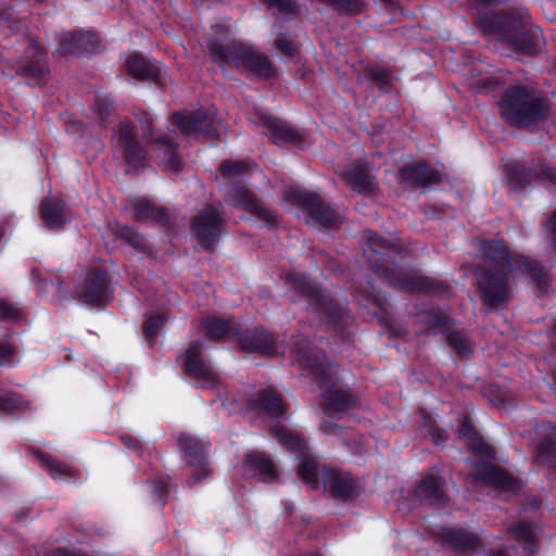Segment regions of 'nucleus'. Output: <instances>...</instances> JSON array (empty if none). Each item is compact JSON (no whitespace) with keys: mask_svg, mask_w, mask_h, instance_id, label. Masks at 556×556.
<instances>
[{"mask_svg":"<svg viewBox=\"0 0 556 556\" xmlns=\"http://www.w3.org/2000/svg\"><path fill=\"white\" fill-rule=\"evenodd\" d=\"M364 255L370 269L391 288L407 293L430 296L443 295L451 290L446 281L419 273H405L396 263L403 252L401 244L387 239L374 230L364 232Z\"/></svg>","mask_w":556,"mask_h":556,"instance_id":"obj_1","label":"nucleus"},{"mask_svg":"<svg viewBox=\"0 0 556 556\" xmlns=\"http://www.w3.org/2000/svg\"><path fill=\"white\" fill-rule=\"evenodd\" d=\"M509 0H476V24L484 33L495 35L514 51L527 56L539 53L542 30L531 22L526 8H509L502 11L491 9L506 4Z\"/></svg>","mask_w":556,"mask_h":556,"instance_id":"obj_2","label":"nucleus"},{"mask_svg":"<svg viewBox=\"0 0 556 556\" xmlns=\"http://www.w3.org/2000/svg\"><path fill=\"white\" fill-rule=\"evenodd\" d=\"M287 282L299 296L306 301L308 307L317 314L329 332L337 336L342 342L350 340L353 330L349 312L328 290L302 273L288 274Z\"/></svg>","mask_w":556,"mask_h":556,"instance_id":"obj_3","label":"nucleus"},{"mask_svg":"<svg viewBox=\"0 0 556 556\" xmlns=\"http://www.w3.org/2000/svg\"><path fill=\"white\" fill-rule=\"evenodd\" d=\"M294 354L300 367L320 390H324L323 397L327 414L344 412L354 404L355 399L351 393L336 388L330 364L323 350L308 340L301 339L294 343Z\"/></svg>","mask_w":556,"mask_h":556,"instance_id":"obj_4","label":"nucleus"},{"mask_svg":"<svg viewBox=\"0 0 556 556\" xmlns=\"http://www.w3.org/2000/svg\"><path fill=\"white\" fill-rule=\"evenodd\" d=\"M207 50L212 62L219 66L224 75L227 74L228 68L233 67L248 77L261 80L277 76V70L269 58L241 40L222 42L211 38Z\"/></svg>","mask_w":556,"mask_h":556,"instance_id":"obj_5","label":"nucleus"},{"mask_svg":"<svg viewBox=\"0 0 556 556\" xmlns=\"http://www.w3.org/2000/svg\"><path fill=\"white\" fill-rule=\"evenodd\" d=\"M501 116L510 126L528 128L547 118L548 101L525 85L506 88L498 101Z\"/></svg>","mask_w":556,"mask_h":556,"instance_id":"obj_6","label":"nucleus"},{"mask_svg":"<svg viewBox=\"0 0 556 556\" xmlns=\"http://www.w3.org/2000/svg\"><path fill=\"white\" fill-rule=\"evenodd\" d=\"M504 174L513 193L531 191L534 184L542 185L549 191L556 189V170L543 161L529 166L523 161L513 160L504 165Z\"/></svg>","mask_w":556,"mask_h":556,"instance_id":"obj_7","label":"nucleus"},{"mask_svg":"<svg viewBox=\"0 0 556 556\" xmlns=\"http://www.w3.org/2000/svg\"><path fill=\"white\" fill-rule=\"evenodd\" d=\"M283 199L294 206L302 207L318 227L338 229L341 226L340 214L316 192L291 186L283 192Z\"/></svg>","mask_w":556,"mask_h":556,"instance_id":"obj_8","label":"nucleus"},{"mask_svg":"<svg viewBox=\"0 0 556 556\" xmlns=\"http://www.w3.org/2000/svg\"><path fill=\"white\" fill-rule=\"evenodd\" d=\"M473 277L483 305L490 308H500L509 301L513 290L509 282L511 276L508 270L476 267Z\"/></svg>","mask_w":556,"mask_h":556,"instance_id":"obj_9","label":"nucleus"},{"mask_svg":"<svg viewBox=\"0 0 556 556\" xmlns=\"http://www.w3.org/2000/svg\"><path fill=\"white\" fill-rule=\"evenodd\" d=\"M76 299L87 305L103 307L114 296L112 277L108 268L91 266L75 291Z\"/></svg>","mask_w":556,"mask_h":556,"instance_id":"obj_10","label":"nucleus"},{"mask_svg":"<svg viewBox=\"0 0 556 556\" xmlns=\"http://www.w3.org/2000/svg\"><path fill=\"white\" fill-rule=\"evenodd\" d=\"M203 350L204 343L201 340H194L178 355L177 362L181 364L182 372L201 382L203 389H215L218 383V374L211 362L204 357Z\"/></svg>","mask_w":556,"mask_h":556,"instance_id":"obj_11","label":"nucleus"},{"mask_svg":"<svg viewBox=\"0 0 556 556\" xmlns=\"http://www.w3.org/2000/svg\"><path fill=\"white\" fill-rule=\"evenodd\" d=\"M24 40L26 46L16 61V75L24 77L29 86H43L50 72L47 52L35 39Z\"/></svg>","mask_w":556,"mask_h":556,"instance_id":"obj_12","label":"nucleus"},{"mask_svg":"<svg viewBox=\"0 0 556 556\" xmlns=\"http://www.w3.org/2000/svg\"><path fill=\"white\" fill-rule=\"evenodd\" d=\"M224 222L220 214L212 206L206 205L191 219L190 230L201 248L214 253L223 233Z\"/></svg>","mask_w":556,"mask_h":556,"instance_id":"obj_13","label":"nucleus"},{"mask_svg":"<svg viewBox=\"0 0 556 556\" xmlns=\"http://www.w3.org/2000/svg\"><path fill=\"white\" fill-rule=\"evenodd\" d=\"M510 269L511 278H525L528 285L535 289V295L539 299L547 295L553 281L552 268L523 253H518Z\"/></svg>","mask_w":556,"mask_h":556,"instance_id":"obj_14","label":"nucleus"},{"mask_svg":"<svg viewBox=\"0 0 556 556\" xmlns=\"http://www.w3.org/2000/svg\"><path fill=\"white\" fill-rule=\"evenodd\" d=\"M116 147L125 163L132 169L147 166L148 151L138 137V128L128 121H121L117 127Z\"/></svg>","mask_w":556,"mask_h":556,"instance_id":"obj_15","label":"nucleus"},{"mask_svg":"<svg viewBox=\"0 0 556 556\" xmlns=\"http://www.w3.org/2000/svg\"><path fill=\"white\" fill-rule=\"evenodd\" d=\"M170 122L173 126L187 136L206 139L218 137V131L214 127V116L204 108L175 112Z\"/></svg>","mask_w":556,"mask_h":556,"instance_id":"obj_16","label":"nucleus"},{"mask_svg":"<svg viewBox=\"0 0 556 556\" xmlns=\"http://www.w3.org/2000/svg\"><path fill=\"white\" fill-rule=\"evenodd\" d=\"M55 40L56 52L61 56H85L99 50V38L91 30L61 31L55 36Z\"/></svg>","mask_w":556,"mask_h":556,"instance_id":"obj_17","label":"nucleus"},{"mask_svg":"<svg viewBox=\"0 0 556 556\" xmlns=\"http://www.w3.org/2000/svg\"><path fill=\"white\" fill-rule=\"evenodd\" d=\"M236 343L238 348L248 353H257L270 356L277 352L276 338L273 332L263 326L236 329Z\"/></svg>","mask_w":556,"mask_h":556,"instance_id":"obj_18","label":"nucleus"},{"mask_svg":"<svg viewBox=\"0 0 556 556\" xmlns=\"http://www.w3.org/2000/svg\"><path fill=\"white\" fill-rule=\"evenodd\" d=\"M177 443L185 457L188 458V465L198 469V472L192 477L193 482H201L210 473L207 463L210 443H204L188 433H179Z\"/></svg>","mask_w":556,"mask_h":556,"instance_id":"obj_19","label":"nucleus"},{"mask_svg":"<svg viewBox=\"0 0 556 556\" xmlns=\"http://www.w3.org/2000/svg\"><path fill=\"white\" fill-rule=\"evenodd\" d=\"M141 124L143 137L148 141L155 143V149L162 152L167 167L174 172H179L182 168V161L178 154V143L168 135L156 136L154 134L152 117L148 112H144L139 118Z\"/></svg>","mask_w":556,"mask_h":556,"instance_id":"obj_20","label":"nucleus"},{"mask_svg":"<svg viewBox=\"0 0 556 556\" xmlns=\"http://www.w3.org/2000/svg\"><path fill=\"white\" fill-rule=\"evenodd\" d=\"M444 485L445 480L440 475L428 473L416 483L414 496L422 506L443 508L448 502Z\"/></svg>","mask_w":556,"mask_h":556,"instance_id":"obj_21","label":"nucleus"},{"mask_svg":"<svg viewBox=\"0 0 556 556\" xmlns=\"http://www.w3.org/2000/svg\"><path fill=\"white\" fill-rule=\"evenodd\" d=\"M323 482L325 490L336 500L350 501L357 497V483L349 472L324 467Z\"/></svg>","mask_w":556,"mask_h":556,"instance_id":"obj_22","label":"nucleus"},{"mask_svg":"<svg viewBox=\"0 0 556 556\" xmlns=\"http://www.w3.org/2000/svg\"><path fill=\"white\" fill-rule=\"evenodd\" d=\"M39 216L47 229L60 231L71 222V210L62 198L49 195L40 202Z\"/></svg>","mask_w":556,"mask_h":556,"instance_id":"obj_23","label":"nucleus"},{"mask_svg":"<svg viewBox=\"0 0 556 556\" xmlns=\"http://www.w3.org/2000/svg\"><path fill=\"white\" fill-rule=\"evenodd\" d=\"M261 121L266 130L264 134L269 136L273 144L286 147L288 144L302 143V135L287 121L273 115H263Z\"/></svg>","mask_w":556,"mask_h":556,"instance_id":"obj_24","label":"nucleus"},{"mask_svg":"<svg viewBox=\"0 0 556 556\" xmlns=\"http://www.w3.org/2000/svg\"><path fill=\"white\" fill-rule=\"evenodd\" d=\"M399 178L414 188H426L441 182V175L426 161L405 164L399 169Z\"/></svg>","mask_w":556,"mask_h":556,"instance_id":"obj_25","label":"nucleus"},{"mask_svg":"<svg viewBox=\"0 0 556 556\" xmlns=\"http://www.w3.org/2000/svg\"><path fill=\"white\" fill-rule=\"evenodd\" d=\"M481 253L486 261L483 268H496V270H508V273L518 255V252H511L502 239L484 240L481 244Z\"/></svg>","mask_w":556,"mask_h":556,"instance_id":"obj_26","label":"nucleus"},{"mask_svg":"<svg viewBox=\"0 0 556 556\" xmlns=\"http://www.w3.org/2000/svg\"><path fill=\"white\" fill-rule=\"evenodd\" d=\"M243 467L245 472L258 477L262 482H271L279 476L278 468L270 455L262 451L247 453L243 458Z\"/></svg>","mask_w":556,"mask_h":556,"instance_id":"obj_27","label":"nucleus"},{"mask_svg":"<svg viewBox=\"0 0 556 556\" xmlns=\"http://www.w3.org/2000/svg\"><path fill=\"white\" fill-rule=\"evenodd\" d=\"M536 431L543 437L535 446V458L556 470V426L551 421H542L538 425Z\"/></svg>","mask_w":556,"mask_h":556,"instance_id":"obj_28","label":"nucleus"},{"mask_svg":"<svg viewBox=\"0 0 556 556\" xmlns=\"http://www.w3.org/2000/svg\"><path fill=\"white\" fill-rule=\"evenodd\" d=\"M442 544L451 547L457 555L466 556L482 546L479 535L464 529H444Z\"/></svg>","mask_w":556,"mask_h":556,"instance_id":"obj_29","label":"nucleus"},{"mask_svg":"<svg viewBox=\"0 0 556 556\" xmlns=\"http://www.w3.org/2000/svg\"><path fill=\"white\" fill-rule=\"evenodd\" d=\"M127 73L140 81H152L162 85L163 73L157 63L146 59L140 53L130 54L125 63Z\"/></svg>","mask_w":556,"mask_h":556,"instance_id":"obj_30","label":"nucleus"},{"mask_svg":"<svg viewBox=\"0 0 556 556\" xmlns=\"http://www.w3.org/2000/svg\"><path fill=\"white\" fill-rule=\"evenodd\" d=\"M472 480L502 491L513 490L517 484V479L511 473L492 464H485L473 472Z\"/></svg>","mask_w":556,"mask_h":556,"instance_id":"obj_31","label":"nucleus"},{"mask_svg":"<svg viewBox=\"0 0 556 556\" xmlns=\"http://www.w3.org/2000/svg\"><path fill=\"white\" fill-rule=\"evenodd\" d=\"M199 329L206 341L220 342L226 339L236 338L238 329L231 319H224L216 315H206L201 318Z\"/></svg>","mask_w":556,"mask_h":556,"instance_id":"obj_32","label":"nucleus"},{"mask_svg":"<svg viewBox=\"0 0 556 556\" xmlns=\"http://www.w3.org/2000/svg\"><path fill=\"white\" fill-rule=\"evenodd\" d=\"M30 452L53 480L76 479L79 475L76 468L42 450L33 447Z\"/></svg>","mask_w":556,"mask_h":556,"instance_id":"obj_33","label":"nucleus"},{"mask_svg":"<svg viewBox=\"0 0 556 556\" xmlns=\"http://www.w3.org/2000/svg\"><path fill=\"white\" fill-rule=\"evenodd\" d=\"M248 406L252 410L263 412L275 418H279L286 413L281 396L273 388L258 391L249 399Z\"/></svg>","mask_w":556,"mask_h":556,"instance_id":"obj_34","label":"nucleus"},{"mask_svg":"<svg viewBox=\"0 0 556 556\" xmlns=\"http://www.w3.org/2000/svg\"><path fill=\"white\" fill-rule=\"evenodd\" d=\"M416 324L424 327L429 334L446 333L451 328V318L439 306L417 313Z\"/></svg>","mask_w":556,"mask_h":556,"instance_id":"obj_35","label":"nucleus"},{"mask_svg":"<svg viewBox=\"0 0 556 556\" xmlns=\"http://www.w3.org/2000/svg\"><path fill=\"white\" fill-rule=\"evenodd\" d=\"M111 231L115 240L123 241L130 245L136 252L151 256L153 250L146 237L138 232L135 227L123 226L118 222L111 225Z\"/></svg>","mask_w":556,"mask_h":556,"instance_id":"obj_36","label":"nucleus"},{"mask_svg":"<svg viewBox=\"0 0 556 556\" xmlns=\"http://www.w3.org/2000/svg\"><path fill=\"white\" fill-rule=\"evenodd\" d=\"M341 176L353 191L363 194H371L375 191L374 177L361 164L348 165Z\"/></svg>","mask_w":556,"mask_h":556,"instance_id":"obj_37","label":"nucleus"},{"mask_svg":"<svg viewBox=\"0 0 556 556\" xmlns=\"http://www.w3.org/2000/svg\"><path fill=\"white\" fill-rule=\"evenodd\" d=\"M134 218L138 222L153 220L161 226L170 224V216L165 207L157 206L147 199L134 204Z\"/></svg>","mask_w":556,"mask_h":556,"instance_id":"obj_38","label":"nucleus"},{"mask_svg":"<svg viewBox=\"0 0 556 556\" xmlns=\"http://www.w3.org/2000/svg\"><path fill=\"white\" fill-rule=\"evenodd\" d=\"M274 437L287 451L294 454L296 458H302L307 455L308 445L306 441L285 427L275 429Z\"/></svg>","mask_w":556,"mask_h":556,"instance_id":"obj_39","label":"nucleus"},{"mask_svg":"<svg viewBox=\"0 0 556 556\" xmlns=\"http://www.w3.org/2000/svg\"><path fill=\"white\" fill-rule=\"evenodd\" d=\"M151 488V498L161 509L167 505L169 493L173 488L172 477L166 473H157L147 480Z\"/></svg>","mask_w":556,"mask_h":556,"instance_id":"obj_40","label":"nucleus"},{"mask_svg":"<svg viewBox=\"0 0 556 556\" xmlns=\"http://www.w3.org/2000/svg\"><path fill=\"white\" fill-rule=\"evenodd\" d=\"M357 304L367 311V313L379 319H383L387 315V301L378 294L371 292H357L355 294Z\"/></svg>","mask_w":556,"mask_h":556,"instance_id":"obj_41","label":"nucleus"},{"mask_svg":"<svg viewBox=\"0 0 556 556\" xmlns=\"http://www.w3.org/2000/svg\"><path fill=\"white\" fill-rule=\"evenodd\" d=\"M168 317L165 313L147 314L142 325V334L150 348L156 344L157 336L167 323Z\"/></svg>","mask_w":556,"mask_h":556,"instance_id":"obj_42","label":"nucleus"},{"mask_svg":"<svg viewBox=\"0 0 556 556\" xmlns=\"http://www.w3.org/2000/svg\"><path fill=\"white\" fill-rule=\"evenodd\" d=\"M365 78L369 79L381 92L387 93L392 86V71L378 65H368L364 68Z\"/></svg>","mask_w":556,"mask_h":556,"instance_id":"obj_43","label":"nucleus"},{"mask_svg":"<svg viewBox=\"0 0 556 556\" xmlns=\"http://www.w3.org/2000/svg\"><path fill=\"white\" fill-rule=\"evenodd\" d=\"M511 535L516 541L525 545V549L529 553H533L535 545V534L528 522H518L509 529Z\"/></svg>","mask_w":556,"mask_h":556,"instance_id":"obj_44","label":"nucleus"},{"mask_svg":"<svg viewBox=\"0 0 556 556\" xmlns=\"http://www.w3.org/2000/svg\"><path fill=\"white\" fill-rule=\"evenodd\" d=\"M231 201L233 206L242 208L249 213L258 199L247 187L237 185L232 189Z\"/></svg>","mask_w":556,"mask_h":556,"instance_id":"obj_45","label":"nucleus"},{"mask_svg":"<svg viewBox=\"0 0 556 556\" xmlns=\"http://www.w3.org/2000/svg\"><path fill=\"white\" fill-rule=\"evenodd\" d=\"M115 110L114 101L108 96H97L92 104V111L99 118L101 127H106L112 113Z\"/></svg>","mask_w":556,"mask_h":556,"instance_id":"obj_46","label":"nucleus"},{"mask_svg":"<svg viewBox=\"0 0 556 556\" xmlns=\"http://www.w3.org/2000/svg\"><path fill=\"white\" fill-rule=\"evenodd\" d=\"M446 343L462 358H469L472 352L466 336L460 330L447 331Z\"/></svg>","mask_w":556,"mask_h":556,"instance_id":"obj_47","label":"nucleus"},{"mask_svg":"<svg viewBox=\"0 0 556 556\" xmlns=\"http://www.w3.org/2000/svg\"><path fill=\"white\" fill-rule=\"evenodd\" d=\"M298 475L305 483L309 484L314 490L318 489V466L313 458L306 456L302 457V462L299 465Z\"/></svg>","mask_w":556,"mask_h":556,"instance_id":"obj_48","label":"nucleus"},{"mask_svg":"<svg viewBox=\"0 0 556 556\" xmlns=\"http://www.w3.org/2000/svg\"><path fill=\"white\" fill-rule=\"evenodd\" d=\"M326 5L333 7L339 14L355 16L362 13L364 2L362 0H319Z\"/></svg>","mask_w":556,"mask_h":556,"instance_id":"obj_49","label":"nucleus"},{"mask_svg":"<svg viewBox=\"0 0 556 556\" xmlns=\"http://www.w3.org/2000/svg\"><path fill=\"white\" fill-rule=\"evenodd\" d=\"M249 213L258 218L260 220L266 223L270 227L278 226L277 212L265 207L260 200L255 203L253 207H251V211Z\"/></svg>","mask_w":556,"mask_h":556,"instance_id":"obj_50","label":"nucleus"},{"mask_svg":"<svg viewBox=\"0 0 556 556\" xmlns=\"http://www.w3.org/2000/svg\"><path fill=\"white\" fill-rule=\"evenodd\" d=\"M249 169V164L245 161H230L226 160L219 165V172L223 177L229 178L244 174Z\"/></svg>","mask_w":556,"mask_h":556,"instance_id":"obj_51","label":"nucleus"},{"mask_svg":"<svg viewBox=\"0 0 556 556\" xmlns=\"http://www.w3.org/2000/svg\"><path fill=\"white\" fill-rule=\"evenodd\" d=\"M23 318V312L10 301L0 299V320L14 323Z\"/></svg>","mask_w":556,"mask_h":556,"instance_id":"obj_52","label":"nucleus"},{"mask_svg":"<svg viewBox=\"0 0 556 556\" xmlns=\"http://www.w3.org/2000/svg\"><path fill=\"white\" fill-rule=\"evenodd\" d=\"M24 401L21 395L14 392L0 393V409L3 412H15L23 407Z\"/></svg>","mask_w":556,"mask_h":556,"instance_id":"obj_53","label":"nucleus"},{"mask_svg":"<svg viewBox=\"0 0 556 556\" xmlns=\"http://www.w3.org/2000/svg\"><path fill=\"white\" fill-rule=\"evenodd\" d=\"M542 228L549 248L556 251V211L552 212L547 218L542 222Z\"/></svg>","mask_w":556,"mask_h":556,"instance_id":"obj_54","label":"nucleus"},{"mask_svg":"<svg viewBox=\"0 0 556 556\" xmlns=\"http://www.w3.org/2000/svg\"><path fill=\"white\" fill-rule=\"evenodd\" d=\"M270 9H278L281 14H295L298 11L295 0H263Z\"/></svg>","mask_w":556,"mask_h":556,"instance_id":"obj_55","label":"nucleus"},{"mask_svg":"<svg viewBox=\"0 0 556 556\" xmlns=\"http://www.w3.org/2000/svg\"><path fill=\"white\" fill-rule=\"evenodd\" d=\"M458 434H459L460 438H464L467 441H469L470 444L475 440L479 439V437H480L479 432L477 431V429L475 428V426L472 425L470 419L467 418V417H465L460 421L459 428H458Z\"/></svg>","mask_w":556,"mask_h":556,"instance_id":"obj_56","label":"nucleus"},{"mask_svg":"<svg viewBox=\"0 0 556 556\" xmlns=\"http://www.w3.org/2000/svg\"><path fill=\"white\" fill-rule=\"evenodd\" d=\"M16 349L9 341H0V366L13 365Z\"/></svg>","mask_w":556,"mask_h":556,"instance_id":"obj_57","label":"nucleus"},{"mask_svg":"<svg viewBox=\"0 0 556 556\" xmlns=\"http://www.w3.org/2000/svg\"><path fill=\"white\" fill-rule=\"evenodd\" d=\"M429 427L428 433L435 445L444 444L448 439V433L434 422H426Z\"/></svg>","mask_w":556,"mask_h":556,"instance_id":"obj_58","label":"nucleus"},{"mask_svg":"<svg viewBox=\"0 0 556 556\" xmlns=\"http://www.w3.org/2000/svg\"><path fill=\"white\" fill-rule=\"evenodd\" d=\"M471 450L479 454V455H484L486 457H490V458H494V455H495V452H494V448L485 443L483 441V439L481 438V435L479 437V439L475 440L471 444Z\"/></svg>","mask_w":556,"mask_h":556,"instance_id":"obj_59","label":"nucleus"},{"mask_svg":"<svg viewBox=\"0 0 556 556\" xmlns=\"http://www.w3.org/2000/svg\"><path fill=\"white\" fill-rule=\"evenodd\" d=\"M122 443L129 450L141 453L142 452V443L139 439L130 435V434H122L121 435Z\"/></svg>","mask_w":556,"mask_h":556,"instance_id":"obj_60","label":"nucleus"},{"mask_svg":"<svg viewBox=\"0 0 556 556\" xmlns=\"http://www.w3.org/2000/svg\"><path fill=\"white\" fill-rule=\"evenodd\" d=\"M275 46L283 55H294L293 42L291 40L286 38H277L275 41Z\"/></svg>","mask_w":556,"mask_h":556,"instance_id":"obj_61","label":"nucleus"},{"mask_svg":"<svg viewBox=\"0 0 556 556\" xmlns=\"http://www.w3.org/2000/svg\"><path fill=\"white\" fill-rule=\"evenodd\" d=\"M339 428L340 427L337 424L325 421L321 429L327 434H334Z\"/></svg>","mask_w":556,"mask_h":556,"instance_id":"obj_62","label":"nucleus"},{"mask_svg":"<svg viewBox=\"0 0 556 556\" xmlns=\"http://www.w3.org/2000/svg\"><path fill=\"white\" fill-rule=\"evenodd\" d=\"M484 556H507L503 549H488Z\"/></svg>","mask_w":556,"mask_h":556,"instance_id":"obj_63","label":"nucleus"},{"mask_svg":"<svg viewBox=\"0 0 556 556\" xmlns=\"http://www.w3.org/2000/svg\"><path fill=\"white\" fill-rule=\"evenodd\" d=\"M31 274H33V275L37 274V269H35V268H34V269L31 270Z\"/></svg>","mask_w":556,"mask_h":556,"instance_id":"obj_64","label":"nucleus"}]
</instances>
